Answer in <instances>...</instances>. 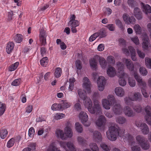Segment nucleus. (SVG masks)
<instances>
[{"label":"nucleus","instance_id":"nucleus-1","mask_svg":"<svg viewBox=\"0 0 151 151\" xmlns=\"http://www.w3.org/2000/svg\"><path fill=\"white\" fill-rule=\"evenodd\" d=\"M109 127V131L106 132L107 138L110 140L114 141L116 140L118 136L122 138L124 141H128L129 143L132 142L131 147L132 151H141V149L139 146L134 145L135 142H132L133 139V136L127 134L124 135L125 130L123 129L119 128L115 124H113Z\"/></svg>","mask_w":151,"mask_h":151},{"label":"nucleus","instance_id":"nucleus-2","mask_svg":"<svg viewBox=\"0 0 151 151\" xmlns=\"http://www.w3.org/2000/svg\"><path fill=\"white\" fill-rule=\"evenodd\" d=\"M93 106L88 109V111L92 114H101V108L100 103L98 100L95 99L93 101Z\"/></svg>","mask_w":151,"mask_h":151},{"label":"nucleus","instance_id":"nucleus-3","mask_svg":"<svg viewBox=\"0 0 151 151\" xmlns=\"http://www.w3.org/2000/svg\"><path fill=\"white\" fill-rule=\"evenodd\" d=\"M122 51L124 53L127 55H129V51L131 54V57L133 61H136L137 58L136 56V52L135 49L132 46H130L128 47V49L124 48L122 49Z\"/></svg>","mask_w":151,"mask_h":151},{"label":"nucleus","instance_id":"nucleus-4","mask_svg":"<svg viewBox=\"0 0 151 151\" xmlns=\"http://www.w3.org/2000/svg\"><path fill=\"white\" fill-rule=\"evenodd\" d=\"M135 124L138 127H140L142 133L144 134H147L149 132V129L145 123H142L140 121L137 120L135 122Z\"/></svg>","mask_w":151,"mask_h":151},{"label":"nucleus","instance_id":"nucleus-5","mask_svg":"<svg viewBox=\"0 0 151 151\" xmlns=\"http://www.w3.org/2000/svg\"><path fill=\"white\" fill-rule=\"evenodd\" d=\"M79 117L82 123L85 126L88 127L90 125V122H87L88 116L86 112L83 111L81 112L79 114Z\"/></svg>","mask_w":151,"mask_h":151},{"label":"nucleus","instance_id":"nucleus-6","mask_svg":"<svg viewBox=\"0 0 151 151\" xmlns=\"http://www.w3.org/2000/svg\"><path fill=\"white\" fill-rule=\"evenodd\" d=\"M106 122L105 117L103 115L100 116L96 121L95 123L96 125L98 127H104Z\"/></svg>","mask_w":151,"mask_h":151},{"label":"nucleus","instance_id":"nucleus-7","mask_svg":"<svg viewBox=\"0 0 151 151\" xmlns=\"http://www.w3.org/2000/svg\"><path fill=\"white\" fill-rule=\"evenodd\" d=\"M47 36L45 31L44 29H41L40 32L39 40L41 46H45L47 44Z\"/></svg>","mask_w":151,"mask_h":151},{"label":"nucleus","instance_id":"nucleus-8","mask_svg":"<svg viewBox=\"0 0 151 151\" xmlns=\"http://www.w3.org/2000/svg\"><path fill=\"white\" fill-rule=\"evenodd\" d=\"M66 127L64 129L65 135L67 139L68 138H70L73 136V132L71 129L72 125L70 122H67L66 124Z\"/></svg>","mask_w":151,"mask_h":151},{"label":"nucleus","instance_id":"nucleus-9","mask_svg":"<svg viewBox=\"0 0 151 151\" xmlns=\"http://www.w3.org/2000/svg\"><path fill=\"white\" fill-rule=\"evenodd\" d=\"M142 48L144 50H147L149 47H150L148 37L146 33H143L142 36Z\"/></svg>","mask_w":151,"mask_h":151},{"label":"nucleus","instance_id":"nucleus-10","mask_svg":"<svg viewBox=\"0 0 151 151\" xmlns=\"http://www.w3.org/2000/svg\"><path fill=\"white\" fill-rule=\"evenodd\" d=\"M145 111L146 113L145 119L147 123L151 125V107L147 106L145 108Z\"/></svg>","mask_w":151,"mask_h":151},{"label":"nucleus","instance_id":"nucleus-11","mask_svg":"<svg viewBox=\"0 0 151 151\" xmlns=\"http://www.w3.org/2000/svg\"><path fill=\"white\" fill-rule=\"evenodd\" d=\"M83 88L88 93H90L91 92V84L88 78L87 77H84L83 79Z\"/></svg>","mask_w":151,"mask_h":151},{"label":"nucleus","instance_id":"nucleus-12","mask_svg":"<svg viewBox=\"0 0 151 151\" xmlns=\"http://www.w3.org/2000/svg\"><path fill=\"white\" fill-rule=\"evenodd\" d=\"M97 83L99 90L101 91H103L106 83L105 78L103 76L99 77L98 79Z\"/></svg>","mask_w":151,"mask_h":151},{"label":"nucleus","instance_id":"nucleus-13","mask_svg":"<svg viewBox=\"0 0 151 151\" xmlns=\"http://www.w3.org/2000/svg\"><path fill=\"white\" fill-rule=\"evenodd\" d=\"M124 21L127 24H134L136 21V19L133 16L129 17L128 14L125 13L122 16Z\"/></svg>","mask_w":151,"mask_h":151},{"label":"nucleus","instance_id":"nucleus-14","mask_svg":"<svg viewBox=\"0 0 151 151\" xmlns=\"http://www.w3.org/2000/svg\"><path fill=\"white\" fill-rule=\"evenodd\" d=\"M116 65L118 68L119 76L123 77L125 75L127 76V74H125L124 72V64L123 63L120 62H118L116 63Z\"/></svg>","mask_w":151,"mask_h":151},{"label":"nucleus","instance_id":"nucleus-15","mask_svg":"<svg viewBox=\"0 0 151 151\" xmlns=\"http://www.w3.org/2000/svg\"><path fill=\"white\" fill-rule=\"evenodd\" d=\"M123 112L126 116L129 117H132L135 115V113L131 108L128 106H126L124 108Z\"/></svg>","mask_w":151,"mask_h":151},{"label":"nucleus","instance_id":"nucleus-16","mask_svg":"<svg viewBox=\"0 0 151 151\" xmlns=\"http://www.w3.org/2000/svg\"><path fill=\"white\" fill-rule=\"evenodd\" d=\"M93 140L97 143L102 141V137L101 133L97 131L94 132L93 136Z\"/></svg>","mask_w":151,"mask_h":151},{"label":"nucleus","instance_id":"nucleus-17","mask_svg":"<svg viewBox=\"0 0 151 151\" xmlns=\"http://www.w3.org/2000/svg\"><path fill=\"white\" fill-rule=\"evenodd\" d=\"M112 110L115 114L120 115L122 113V108L120 104H117L113 106Z\"/></svg>","mask_w":151,"mask_h":151},{"label":"nucleus","instance_id":"nucleus-18","mask_svg":"<svg viewBox=\"0 0 151 151\" xmlns=\"http://www.w3.org/2000/svg\"><path fill=\"white\" fill-rule=\"evenodd\" d=\"M107 73L108 75L111 77L115 76L116 74V72L115 68L109 65L107 70Z\"/></svg>","mask_w":151,"mask_h":151},{"label":"nucleus","instance_id":"nucleus-19","mask_svg":"<svg viewBox=\"0 0 151 151\" xmlns=\"http://www.w3.org/2000/svg\"><path fill=\"white\" fill-rule=\"evenodd\" d=\"M141 5L143 12L146 14L151 13V7L148 4H145L143 3H141Z\"/></svg>","mask_w":151,"mask_h":151},{"label":"nucleus","instance_id":"nucleus-20","mask_svg":"<svg viewBox=\"0 0 151 151\" xmlns=\"http://www.w3.org/2000/svg\"><path fill=\"white\" fill-rule=\"evenodd\" d=\"M134 76L137 81L139 85L140 86H142L144 88L146 86L145 82L142 81V78L139 76L136 73H134Z\"/></svg>","mask_w":151,"mask_h":151},{"label":"nucleus","instance_id":"nucleus-21","mask_svg":"<svg viewBox=\"0 0 151 151\" xmlns=\"http://www.w3.org/2000/svg\"><path fill=\"white\" fill-rule=\"evenodd\" d=\"M55 134L57 137L60 138L62 140L67 139V137L65 136L64 132L62 130L57 129L55 131Z\"/></svg>","mask_w":151,"mask_h":151},{"label":"nucleus","instance_id":"nucleus-22","mask_svg":"<svg viewBox=\"0 0 151 151\" xmlns=\"http://www.w3.org/2000/svg\"><path fill=\"white\" fill-rule=\"evenodd\" d=\"M83 103L84 106L87 108L88 110L92 106V102L91 99L86 97L83 99Z\"/></svg>","mask_w":151,"mask_h":151},{"label":"nucleus","instance_id":"nucleus-23","mask_svg":"<svg viewBox=\"0 0 151 151\" xmlns=\"http://www.w3.org/2000/svg\"><path fill=\"white\" fill-rule=\"evenodd\" d=\"M114 91L116 95L118 97H122L125 94V91L124 89L121 87L116 88Z\"/></svg>","mask_w":151,"mask_h":151},{"label":"nucleus","instance_id":"nucleus-24","mask_svg":"<svg viewBox=\"0 0 151 151\" xmlns=\"http://www.w3.org/2000/svg\"><path fill=\"white\" fill-rule=\"evenodd\" d=\"M123 61L125 60V64L126 66L129 70L131 71H133L134 69V64L131 62L129 59L124 58Z\"/></svg>","mask_w":151,"mask_h":151},{"label":"nucleus","instance_id":"nucleus-25","mask_svg":"<svg viewBox=\"0 0 151 151\" xmlns=\"http://www.w3.org/2000/svg\"><path fill=\"white\" fill-rule=\"evenodd\" d=\"M134 14L136 18L138 20H140L142 19V13L140 9L138 7L134 8Z\"/></svg>","mask_w":151,"mask_h":151},{"label":"nucleus","instance_id":"nucleus-26","mask_svg":"<svg viewBox=\"0 0 151 151\" xmlns=\"http://www.w3.org/2000/svg\"><path fill=\"white\" fill-rule=\"evenodd\" d=\"M132 98L133 101L140 102L142 101V96L140 93L135 92L134 93Z\"/></svg>","mask_w":151,"mask_h":151},{"label":"nucleus","instance_id":"nucleus-27","mask_svg":"<svg viewBox=\"0 0 151 151\" xmlns=\"http://www.w3.org/2000/svg\"><path fill=\"white\" fill-rule=\"evenodd\" d=\"M14 44L12 42H9L6 47V51L8 54H10L11 53L14 48Z\"/></svg>","mask_w":151,"mask_h":151},{"label":"nucleus","instance_id":"nucleus-28","mask_svg":"<svg viewBox=\"0 0 151 151\" xmlns=\"http://www.w3.org/2000/svg\"><path fill=\"white\" fill-rule=\"evenodd\" d=\"M99 60L101 67L103 68H106L107 65V63L105 58L103 57L99 56Z\"/></svg>","mask_w":151,"mask_h":151},{"label":"nucleus","instance_id":"nucleus-29","mask_svg":"<svg viewBox=\"0 0 151 151\" xmlns=\"http://www.w3.org/2000/svg\"><path fill=\"white\" fill-rule=\"evenodd\" d=\"M102 105L104 108L107 110L109 109L111 104L106 99H103L102 100Z\"/></svg>","mask_w":151,"mask_h":151},{"label":"nucleus","instance_id":"nucleus-30","mask_svg":"<svg viewBox=\"0 0 151 151\" xmlns=\"http://www.w3.org/2000/svg\"><path fill=\"white\" fill-rule=\"evenodd\" d=\"M136 139L137 143L140 145L147 140L145 137L140 135L137 136Z\"/></svg>","mask_w":151,"mask_h":151},{"label":"nucleus","instance_id":"nucleus-31","mask_svg":"<svg viewBox=\"0 0 151 151\" xmlns=\"http://www.w3.org/2000/svg\"><path fill=\"white\" fill-rule=\"evenodd\" d=\"M62 111L64 109H66L70 107L71 104L69 102H67L66 101L62 100L60 104Z\"/></svg>","mask_w":151,"mask_h":151},{"label":"nucleus","instance_id":"nucleus-32","mask_svg":"<svg viewBox=\"0 0 151 151\" xmlns=\"http://www.w3.org/2000/svg\"><path fill=\"white\" fill-rule=\"evenodd\" d=\"M36 144L35 143L31 142L28 145V147L25 148L27 151H34L36 149Z\"/></svg>","mask_w":151,"mask_h":151},{"label":"nucleus","instance_id":"nucleus-33","mask_svg":"<svg viewBox=\"0 0 151 151\" xmlns=\"http://www.w3.org/2000/svg\"><path fill=\"white\" fill-rule=\"evenodd\" d=\"M75 80L74 78H71L69 79V85L68 88V90L69 91H71L74 88V83Z\"/></svg>","mask_w":151,"mask_h":151},{"label":"nucleus","instance_id":"nucleus-34","mask_svg":"<svg viewBox=\"0 0 151 151\" xmlns=\"http://www.w3.org/2000/svg\"><path fill=\"white\" fill-rule=\"evenodd\" d=\"M106 60L107 63L109 64L114 65L115 62L114 57L111 55L108 56L106 58Z\"/></svg>","mask_w":151,"mask_h":151},{"label":"nucleus","instance_id":"nucleus-35","mask_svg":"<svg viewBox=\"0 0 151 151\" xmlns=\"http://www.w3.org/2000/svg\"><path fill=\"white\" fill-rule=\"evenodd\" d=\"M51 109L53 111H62L60 104H53L51 106Z\"/></svg>","mask_w":151,"mask_h":151},{"label":"nucleus","instance_id":"nucleus-36","mask_svg":"<svg viewBox=\"0 0 151 151\" xmlns=\"http://www.w3.org/2000/svg\"><path fill=\"white\" fill-rule=\"evenodd\" d=\"M8 134V131L6 129H2L0 130V137L2 139H4L7 136Z\"/></svg>","mask_w":151,"mask_h":151},{"label":"nucleus","instance_id":"nucleus-37","mask_svg":"<svg viewBox=\"0 0 151 151\" xmlns=\"http://www.w3.org/2000/svg\"><path fill=\"white\" fill-rule=\"evenodd\" d=\"M40 64L44 67H46L48 62V58L47 57H45L42 58L40 61Z\"/></svg>","mask_w":151,"mask_h":151},{"label":"nucleus","instance_id":"nucleus-38","mask_svg":"<svg viewBox=\"0 0 151 151\" xmlns=\"http://www.w3.org/2000/svg\"><path fill=\"white\" fill-rule=\"evenodd\" d=\"M62 73V70L61 68L59 67L56 68L55 70L54 76L56 78L60 77Z\"/></svg>","mask_w":151,"mask_h":151},{"label":"nucleus","instance_id":"nucleus-39","mask_svg":"<svg viewBox=\"0 0 151 151\" xmlns=\"http://www.w3.org/2000/svg\"><path fill=\"white\" fill-rule=\"evenodd\" d=\"M128 76L125 75V76L122 77L121 76L119 77V83L120 86H125L126 84V82L124 79V78Z\"/></svg>","mask_w":151,"mask_h":151},{"label":"nucleus","instance_id":"nucleus-40","mask_svg":"<svg viewBox=\"0 0 151 151\" xmlns=\"http://www.w3.org/2000/svg\"><path fill=\"white\" fill-rule=\"evenodd\" d=\"M89 146L92 151H99V148L96 143H91L89 144Z\"/></svg>","mask_w":151,"mask_h":151},{"label":"nucleus","instance_id":"nucleus-41","mask_svg":"<svg viewBox=\"0 0 151 151\" xmlns=\"http://www.w3.org/2000/svg\"><path fill=\"white\" fill-rule=\"evenodd\" d=\"M115 22L116 25L121 30H123L124 29V26L120 20L118 19H116Z\"/></svg>","mask_w":151,"mask_h":151},{"label":"nucleus","instance_id":"nucleus-42","mask_svg":"<svg viewBox=\"0 0 151 151\" xmlns=\"http://www.w3.org/2000/svg\"><path fill=\"white\" fill-rule=\"evenodd\" d=\"M142 148L145 150H148L150 147V144L147 139L140 145Z\"/></svg>","mask_w":151,"mask_h":151},{"label":"nucleus","instance_id":"nucleus-43","mask_svg":"<svg viewBox=\"0 0 151 151\" xmlns=\"http://www.w3.org/2000/svg\"><path fill=\"white\" fill-rule=\"evenodd\" d=\"M111 104H114L116 102V100L114 96L112 95H109L107 96V99Z\"/></svg>","mask_w":151,"mask_h":151},{"label":"nucleus","instance_id":"nucleus-44","mask_svg":"<svg viewBox=\"0 0 151 151\" xmlns=\"http://www.w3.org/2000/svg\"><path fill=\"white\" fill-rule=\"evenodd\" d=\"M116 122L120 124H123L126 122V118L123 116L118 117L116 119Z\"/></svg>","mask_w":151,"mask_h":151},{"label":"nucleus","instance_id":"nucleus-45","mask_svg":"<svg viewBox=\"0 0 151 151\" xmlns=\"http://www.w3.org/2000/svg\"><path fill=\"white\" fill-rule=\"evenodd\" d=\"M15 141V139L14 138H12L10 139L7 142L6 144V146L8 148H11L14 145Z\"/></svg>","mask_w":151,"mask_h":151},{"label":"nucleus","instance_id":"nucleus-46","mask_svg":"<svg viewBox=\"0 0 151 151\" xmlns=\"http://www.w3.org/2000/svg\"><path fill=\"white\" fill-rule=\"evenodd\" d=\"M68 25L71 27H77L79 25V22L76 20L70 21L68 22Z\"/></svg>","mask_w":151,"mask_h":151},{"label":"nucleus","instance_id":"nucleus-47","mask_svg":"<svg viewBox=\"0 0 151 151\" xmlns=\"http://www.w3.org/2000/svg\"><path fill=\"white\" fill-rule=\"evenodd\" d=\"M78 93L80 98L83 99L86 96V92L81 89H78Z\"/></svg>","mask_w":151,"mask_h":151},{"label":"nucleus","instance_id":"nucleus-48","mask_svg":"<svg viewBox=\"0 0 151 151\" xmlns=\"http://www.w3.org/2000/svg\"><path fill=\"white\" fill-rule=\"evenodd\" d=\"M65 116L64 114L62 113H58L55 115L53 119L57 120H59L64 118Z\"/></svg>","mask_w":151,"mask_h":151},{"label":"nucleus","instance_id":"nucleus-49","mask_svg":"<svg viewBox=\"0 0 151 151\" xmlns=\"http://www.w3.org/2000/svg\"><path fill=\"white\" fill-rule=\"evenodd\" d=\"M23 39L22 35L20 34H17L15 37V41L17 43H20L22 40Z\"/></svg>","mask_w":151,"mask_h":151},{"label":"nucleus","instance_id":"nucleus-50","mask_svg":"<svg viewBox=\"0 0 151 151\" xmlns=\"http://www.w3.org/2000/svg\"><path fill=\"white\" fill-rule=\"evenodd\" d=\"M77 139L78 143L79 144L84 146L86 144V140L82 137L78 136Z\"/></svg>","mask_w":151,"mask_h":151},{"label":"nucleus","instance_id":"nucleus-51","mask_svg":"<svg viewBox=\"0 0 151 151\" xmlns=\"http://www.w3.org/2000/svg\"><path fill=\"white\" fill-rule=\"evenodd\" d=\"M124 101L125 104L127 105H129L131 106L132 103L133 101L132 100V98H131L129 97H126L124 98Z\"/></svg>","mask_w":151,"mask_h":151},{"label":"nucleus","instance_id":"nucleus-52","mask_svg":"<svg viewBox=\"0 0 151 151\" xmlns=\"http://www.w3.org/2000/svg\"><path fill=\"white\" fill-rule=\"evenodd\" d=\"M134 29L136 34H140L141 33L142 28L139 24H135L134 26Z\"/></svg>","mask_w":151,"mask_h":151},{"label":"nucleus","instance_id":"nucleus-53","mask_svg":"<svg viewBox=\"0 0 151 151\" xmlns=\"http://www.w3.org/2000/svg\"><path fill=\"white\" fill-rule=\"evenodd\" d=\"M6 109L5 104L0 102V116H1L4 113Z\"/></svg>","mask_w":151,"mask_h":151},{"label":"nucleus","instance_id":"nucleus-54","mask_svg":"<svg viewBox=\"0 0 151 151\" xmlns=\"http://www.w3.org/2000/svg\"><path fill=\"white\" fill-rule=\"evenodd\" d=\"M47 151H60V150H58V148L54 145V143H52L49 146Z\"/></svg>","mask_w":151,"mask_h":151},{"label":"nucleus","instance_id":"nucleus-55","mask_svg":"<svg viewBox=\"0 0 151 151\" xmlns=\"http://www.w3.org/2000/svg\"><path fill=\"white\" fill-rule=\"evenodd\" d=\"M75 128L78 132L81 133L83 131L82 125L78 122H77L75 124Z\"/></svg>","mask_w":151,"mask_h":151},{"label":"nucleus","instance_id":"nucleus-56","mask_svg":"<svg viewBox=\"0 0 151 151\" xmlns=\"http://www.w3.org/2000/svg\"><path fill=\"white\" fill-rule=\"evenodd\" d=\"M128 81L129 85L131 87H134L135 86V81L133 78L129 77L128 79Z\"/></svg>","mask_w":151,"mask_h":151},{"label":"nucleus","instance_id":"nucleus-57","mask_svg":"<svg viewBox=\"0 0 151 151\" xmlns=\"http://www.w3.org/2000/svg\"><path fill=\"white\" fill-rule=\"evenodd\" d=\"M19 65V63L16 62L14 64L12 65L9 67V70L12 71L15 70L17 67Z\"/></svg>","mask_w":151,"mask_h":151},{"label":"nucleus","instance_id":"nucleus-58","mask_svg":"<svg viewBox=\"0 0 151 151\" xmlns=\"http://www.w3.org/2000/svg\"><path fill=\"white\" fill-rule=\"evenodd\" d=\"M145 62L146 66L151 68V59L146 57L145 59Z\"/></svg>","mask_w":151,"mask_h":151},{"label":"nucleus","instance_id":"nucleus-59","mask_svg":"<svg viewBox=\"0 0 151 151\" xmlns=\"http://www.w3.org/2000/svg\"><path fill=\"white\" fill-rule=\"evenodd\" d=\"M100 146L101 148L105 151H109L110 150V147L108 146L104 143H101Z\"/></svg>","mask_w":151,"mask_h":151},{"label":"nucleus","instance_id":"nucleus-60","mask_svg":"<svg viewBox=\"0 0 151 151\" xmlns=\"http://www.w3.org/2000/svg\"><path fill=\"white\" fill-rule=\"evenodd\" d=\"M89 63L90 66L91 67L95 68L97 65V62L96 60L94 58L91 59L89 60Z\"/></svg>","mask_w":151,"mask_h":151},{"label":"nucleus","instance_id":"nucleus-61","mask_svg":"<svg viewBox=\"0 0 151 151\" xmlns=\"http://www.w3.org/2000/svg\"><path fill=\"white\" fill-rule=\"evenodd\" d=\"M139 71L140 74L143 76H145L147 73V71L145 68L143 67L140 68Z\"/></svg>","mask_w":151,"mask_h":151},{"label":"nucleus","instance_id":"nucleus-62","mask_svg":"<svg viewBox=\"0 0 151 151\" xmlns=\"http://www.w3.org/2000/svg\"><path fill=\"white\" fill-rule=\"evenodd\" d=\"M133 108L136 112L140 113L142 111V109L141 106L139 105L134 106Z\"/></svg>","mask_w":151,"mask_h":151},{"label":"nucleus","instance_id":"nucleus-63","mask_svg":"<svg viewBox=\"0 0 151 151\" xmlns=\"http://www.w3.org/2000/svg\"><path fill=\"white\" fill-rule=\"evenodd\" d=\"M105 27L108 29L109 30L111 31H114L115 30V26L114 24H109Z\"/></svg>","mask_w":151,"mask_h":151},{"label":"nucleus","instance_id":"nucleus-64","mask_svg":"<svg viewBox=\"0 0 151 151\" xmlns=\"http://www.w3.org/2000/svg\"><path fill=\"white\" fill-rule=\"evenodd\" d=\"M33 109V106L31 105H28L25 108V112L29 113H31Z\"/></svg>","mask_w":151,"mask_h":151}]
</instances>
